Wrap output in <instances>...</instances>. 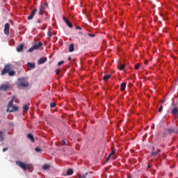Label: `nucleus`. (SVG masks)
Returning <instances> with one entry per match:
<instances>
[{
    "label": "nucleus",
    "mask_w": 178,
    "mask_h": 178,
    "mask_svg": "<svg viewBox=\"0 0 178 178\" xmlns=\"http://www.w3.org/2000/svg\"><path fill=\"white\" fill-rule=\"evenodd\" d=\"M8 74V76L12 77L16 74V72L12 70V66L10 64L6 65L1 72V76H5V74Z\"/></svg>",
    "instance_id": "obj_1"
},
{
    "label": "nucleus",
    "mask_w": 178,
    "mask_h": 178,
    "mask_svg": "<svg viewBox=\"0 0 178 178\" xmlns=\"http://www.w3.org/2000/svg\"><path fill=\"white\" fill-rule=\"evenodd\" d=\"M15 98H16V97L13 96L11 101L8 103L6 112L11 113V112H15V111H17V106L13 105V101H15Z\"/></svg>",
    "instance_id": "obj_2"
},
{
    "label": "nucleus",
    "mask_w": 178,
    "mask_h": 178,
    "mask_svg": "<svg viewBox=\"0 0 178 178\" xmlns=\"http://www.w3.org/2000/svg\"><path fill=\"white\" fill-rule=\"evenodd\" d=\"M16 165L21 168V169H23V170H30V169H31L30 165L24 163L20 161H16Z\"/></svg>",
    "instance_id": "obj_3"
},
{
    "label": "nucleus",
    "mask_w": 178,
    "mask_h": 178,
    "mask_svg": "<svg viewBox=\"0 0 178 178\" xmlns=\"http://www.w3.org/2000/svg\"><path fill=\"white\" fill-rule=\"evenodd\" d=\"M19 87H29V83L24 79V78L18 79Z\"/></svg>",
    "instance_id": "obj_4"
},
{
    "label": "nucleus",
    "mask_w": 178,
    "mask_h": 178,
    "mask_svg": "<svg viewBox=\"0 0 178 178\" xmlns=\"http://www.w3.org/2000/svg\"><path fill=\"white\" fill-rule=\"evenodd\" d=\"M10 88V84L7 83V84H3L0 86V91H8Z\"/></svg>",
    "instance_id": "obj_5"
},
{
    "label": "nucleus",
    "mask_w": 178,
    "mask_h": 178,
    "mask_svg": "<svg viewBox=\"0 0 178 178\" xmlns=\"http://www.w3.org/2000/svg\"><path fill=\"white\" fill-rule=\"evenodd\" d=\"M35 13H37V8H34L32 11L31 15L28 17V20H33L34 16H35Z\"/></svg>",
    "instance_id": "obj_6"
},
{
    "label": "nucleus",
    "mask_w": 178,
    "mask_h": 178,
    "mask_svg": "<svg viewBox=\"0 0 178 178\" xmlns=\"http://www.w3.org/2000/svg\"><path fill=\"white\" fill-rule=\"evenodd\" d=\"M9 29H10V26L9 25V23L5 24L4 34H6V35H9Z\"/></svg>",
    "instance_id": "obj_7"
},
{
    "label": "nucleus",
    "mask_w": 178,
    "mask_h": 178,
    "mask_svg": "<svg viewBox=\"0 0 178 178\" xmlns=\"http://www.w3.org/2000/svg\"><path fill=\"white\" fill-rule=\"evenodd\" d=\"M63 19L65 23L67 24V26H68V27H70V29L73 27V24H71L70 21H69L67 18H66L65 17H63Z\"/></svg>",
    "instance_id": "obj_8"
},
{
    "label": "nucleus",
    "mask_w": 178,
    "mask_h": 178,
    "mask_svg": "<svg viewBox=\"0 0 178 178\" xmlns=\"http://www.w3.org/2000/svg\"><path fill=\"white\" fill-rule=\"evenodd\" d=\"M24 48V43H21L19 47H17V52H22V51H23Z\"/></svg>",
    "instance_id": "obj_9"
},
{
    "label": "nucleus",
    "mask_w": 178,
    "mask_h": 178,
    "mask_svg": "<svg viewBox=\"0 0 178 178\" xmlns=\"http://www.w3.org/2000/svg\"><path fill=\"white\" fill-rule=\"evenodd\" d=\"M33 47L34 49H40L42 47V42H38V44H34Z\"/></svg>",
    "instance_id": "obj_10"
},
{
    "label": "nucleus",
    "mask_w": 178,
    "mask_h": 178,
    "mask_svg": "<svg viewBox=\"0 0 178 178\" xmlns=\"http://www.w3.org/2000/svg\"><path fill=\"white\" fill-rule=\"evenodd\" d=\"M45 62H47V58H40L38 60V65H42V63H45Z\"/></svg>",
    "instance_id": "obj_11"
},
{
    "label": "nucleus",
    "mask_w": 178,
    "mask_h": 178,
    "mask_svg": "<svg viewBox=\"0 0 178 178\" xmlns=\"http://www.w3.org/2000/svg\"><path fill=\"white\" fill-rule=\"evenodd\" d=\"M172 115H178V108L177 106H175L171 111Z\"/></svg>",
    "instance_id": "obj_12"
},
{
    "label": "nucleus",
    "mask_w": 178,
    "mask_h": 178,
    "mask_svg": "<svg viewBox=\"0 0 178 178\" xmlns=\"http://www.w3.org/2000/svg\"><path fill=\"white\" fill-rule=\"evenodd\" d=\"M47 7H48V3H45L41 5L40 6L39 9L43 10V12H44V10H45V9H47Z\"/></svg>",
    "instance_id": "obj_13"
},
{
    "label": "nucleus",
    "mask_w": 178,
    "mask_h": 178,
    "mask_svg": "<svg viewBox=\"0 0 178 178\" xmlns=\"http://www.w3.org/2000/svg\"><path fill=\"white\" fill-rule=\"evenodd\" d=\"M27 137H28V138H29V140H31V141L32 143H34V136H33L32 134H27Z\"/></svg>",
    "instance_id": "obj_14"
},
{
    "label": "nucleus",
    "mask_w": 178,
    "mask_h": 178,
    "mask_svg": "<svg viewBox=\"0 0 178 178\" xmlns=\"http://www.w3.org/2000/svg\"><path fill=\"white\" fill-rule=\"evenodd\" d=\"M69 51H70V52H73V51H74V44H70L69 45Z\"/></svg>",
    "instance_id": "obj_15"
},
{
    "label": "nucleus",
    "mask_w": 178,
    "mask_h": 178,
    "mask_svg": "<svg viewBox=\"0 0 178 178\" xmlns=\"http://www.w3.org/2000/svg\"><path fill=\"white\" fill-rule=\"evenodd\" d=\"M49 168H51V165H49V164H44L42 165L43 170H48Z\"/></svg>",
    "instance_id": "obj_16"
},
{
    "label": "nucleus",
    "mask_w": 178,
    "mask_h": 178,
    "mask_svg": "<svg viewBox=\"0 0 178 178\" xmlns=\"http://www.w3.org/2000/svg\"><path fill=\"white\" fill-rule=\"evenodd\" d=\"M166 131H168V134H173V133H176V131L172 129H167Z\"/></svg>",
    "instance_id": "obj_17"
},
{
    "label": "nucleus",
    "mask_w": 178,
    "mask_h": 178,
    "mask_svg": "<svg viewBox=\"0 0 178 178\" xmlns=\"http://www.w3.org/2000/svg\"><path fill=\"white\" fill-rule=\"evenodd\" d=\"M159 152H161L160 149H158L157 152H152V156H156V155H158V154H159Z\"/></svg>",
    "instance_id": "obj_18"
},
{
    "label": "nucleus",
    "mask_w": 178,
    "mask_h": 178,
    "mask_svg": "<svg viewBox=\"0 0 178 178\" xmlns=\"http://www.w3.org/2000/svg\"><path fill=\"white\" fill-rule=\"evenodd\" d=\"M111 76L109 74H106L104 75L103 79L104 80V81H108V80H109V79H111Z\"/></svg>",
    "instance_id": "obj_19"
},
{
    "label": "nucleus",
    "mask_w": 178,
    "mask_h": 178,
    "mask_svg": "<svg viewBox=\"0 0 178 178\" xmlns=\"http://www.w3.org/2000/svg\"><path fill=\"white\" fill-rule=\"evenodd\" d=\"M121 91H124V90H126V83H121Z\"/></svg>",
    "instance_id": "obj_20"
},
{
    "label": "nucleus",
    "mask_w": 178,
    "mask_h": 178,
    "mask_svg": "<svg viewBox=\"0 0 178 178\" xmlns=\"http://www.w3.org/2000/svg\"><path fill=\"white\" fill-rule=\"evenodd\" d=\"M73 173V169L72 168H69L67 170V176H71V175Z\"/></svg>",
    "instance_id": "obj_21"
},
{
    "label": "nucleus",
    "mask_w": 178,
    "mask_h": 178,
    "mask_svg": "<svg viewBox=\"0 0 178 178\" xmlns=\"http://www.w3.org/2000/svg\"><path fill=\"white\" fill-rule=\"evenodd\" d=\"M27 66L29 67H31L32 69H34V67H35V64L32 63H28Z\"/></svg>",
    "instance_id": "obj_22"
},
{
    "label": "nucleus",
    "mask_w": 178,
    "mask_h": 178,
    "mask_svg": "<svg viewBox=\"0 0 178 178\" xmlns=\"http://www.w3.org/2000/svg\"><path fill=\"white\" fill-rule=\"evenodd\" d=\"M22 108L24 112H27V111H29V106L26 104L24 105Z\"/></svg>",
    "instance_id": "obj_23"
},
{
    "label": "nucleus",
    "mask_w": 178,
    "mask_h": 178,
    "mask_svg": "<svg viewBox=\"0 0 178 178\" xmlns=\"http://www.w3.org/2000/svg\"><path fill=\"white\" fill-rule=\"evenodd\" d=\"M118 67L119 70H123V69H124V67H125V65H124V64H122L120 65H118Z\"/></svg>",
    "instance_id": "obj_24"
},
{
    "label": "nucleus",
    "mask_w": 178,
    "mask_h": 178,
    "mask_svg": "<svg viewBox=\"0 0 178 178\" xmlns=\"http://www.w3.org/2000/svg\"><path fill=\"white\" fill-rule=\"evenodd\" d=\"M3 134V133L0 131V142L3 141V140H4Z\"/></svg>",
    "instance_id": "obj_25"
},
{
    "label": "nucleus",
    "mask_w": 178,
    "mask_h": 178,
    "mask_svg": "<svg viewBox=\"0 0 178 178\" xmlns=\"http://www.w3.org/2000/svg\"><path fill=\"white\" fill-rule=\"evenodd\" d=\"M115 152H116V149L113 147L112 152L109 154V155L112 156V155H114V154H115Z\"/></svg>",
    "instance_id": "obj_26"
},
{
    "label": "nucleus",
    "mask_w": 178,
    "mask_h": 178,
    "mask_svg": "<svg viewBox=\"0 0 178 178\" xmlns=\"http://www.w3.org/2000/svg\"><path fill=\"white\" fill-rule=\"evenodd\" d=\"M34 47L32 46L29 49L27 50V52H33L34 51Z\"/></svg>",
    "instance_id": "obj_27"
},
{
    "label": "nucleus",
    "mask_w": 178,
    "mask_h": 178,
    "mask_svg": "<svg viewBox=\"0 0 178 178\" xmlns=\"http://www.w3.org/2000/svg\"><path fill=\"white\" fill-rule=\"evenodd\" d=\"M56 106V103H51L50 104V108H55Z\"/></svg>",
    "instance_id": "obj_28"
},
{
    "label": "nucleus",
    "mask_w": 178,
    "mask_h": 178,
    "mask_svg": "<svg viewBox=\"0 0 178 178\" xmlns=\"http://www.w3.org/2000/svg\"><path fill=\"white\" fill-rule=\"evenodd\" d=\"M135 69L136 70H138V69H140V64H136Z\"/></svg>",
    "instance_id": "obj_29"
},
{
    "label": "nucleus",
    "mask_w": 178,
    "mask_h": 178,
    "mask_svg": "<svg viewBox=\"0 0 178 178\" xmlns=\"http://www.w3.org/2000/svg\"><path fill=\"white\" fill-rule=\"evenodd\" d=\"M35 150L36 151V152H41V149L40 147H35Z\"/></svg>",
    "instance_id": "obj_30"
},
{
    "label": "nucleus",
    "mask_w": 178,
    "mask_h": 178,
    "mask_svg": "<svg viewBox=\"0 0 178 178\" xmlns=\"http://www.w3.org/2000/svg\"><path fill=\"white\" fill-rule=\"evenodd\" d=\"M63 63H65V61L62 60L58 63V66H61V65H63Z\"/></svg>",
    "instance_id": "obj_31"
},
{
    "label": "nucleus",
    "mask_w": 178,
    "mask_h": 178,
    "mask_svg": "<svg viewBox=\"0 0 178 178\" xmlns=\"http://www.w3.org/2000/svg\"><path fill=\"white\" fill-rule=\"evenodd\" d=\"M162 109H163V107L162 105L160 106L159 108V112L161 113L162 112Z\"/></svg>",
    "instance_id": "obj_32"
},
{
    "label": "nucleus",
    "mask_w": 178,
    "mask_h": 178,
    "mask_svg": "<svg viewBox=\"0 0 178 178\" xmlns=\"http://www.w3.org/2000/svg\"><path fill=\"white\" fill-rule=\"evenodd\" d=\"M42 13H44V11L40 9L38 12V15H42Z\"/></svg>",
    "instance_id": "obj_33"
},
{
    "label": "nucleus",
    "mask_w": 178,
    "mask_h": 178,
    "mask_svg": "<svg viewBox=\"0 0 178 178\" xmlns=\"http://www.w3.org/2000/svg\"><path fill=\"white\" fill-rule=\"evenodd\" d=\"M59 73H60V69L56 70V74H59Z\"/></svg>",
    "instance_id": "obj_34"
},
{
    "label": "nucleus",
    "mask_w": 178,
    "mask_h": 178,
    "mask_svg": "<svg viewBox=\"0 0 178 178\" xmlns=\"http://www.w3.org/2000/svg\"><path fill=\"white\" fill-rule=\"evenodd\" d=\"M112 156H111V154H109L108 155V156L106 158V162H108V161H109V159H111V157Z\"/></svg>",
    "instance_id": "obj_35"
},
{
    "label": "nucleus",
    "mask_w": 178,
    "mask_h": 178,
    "mask_svg": "<svg viewBox=\"0 0 178 178\" xmlns=\"http://www.w3.org/2000/svg\"><path fill=\"white\" fill-rule=\"evenodd\" d=\"M89 37H95V35L93 33H88Z\"/></svg>",
    "instance_id": "obj_36"
},
{
    "label": "nucleus",
    "mask_w": 178,
    "mask_h": 178,
    "mask_svg": "<svg viewBox=\"0 0 178 178\" xmlns=\"http://www.w3.org/2000/svg\"><path fill=\"white\" fill-rule=\"evenodd\" d=\"M62 144H63V145H66V141H65V140H63Z\"/></svg>",
    "instance_id": "obj_37"
},
{
    "label": "nucleus",
    "mask_w": 178,
    "mask_h": 178,
    "mask_svg": "<svg viewBox=\"0 0 178 178\" xmlns=\"http://www.w3.org/2000/svg\"><path fill=\"white\" fill-rule=\"evenodd\" d=\"M9 126H10V127H13L14 124L13 122H10Z\"/></svg>",
    "instance_id": "obj_38"
},
{
    "label": "nucleus",
    "mask_w": 178,
    "mask_h": 178,
    "mask_svg": "<svg viewBox=\"0 0 178 178\" xmlns=\"http://www.w3.org/2000/svg\"><path fill=\"white\" fill-rule=\"evenodd\" d=\"M79 178H86V175H80Z\"/></svg>",
    "instance_id": "obj_39"
},
{
    "label": "nucleus",
    "mask_w": 178,
    "mask_h": 178,
    "mask_svg": "<svg viewBox=\"0 0 178 178\" xmlns=\"http://www.w3.org/2000/svg\"><path fill=\"white\" fill-rule=\"evenodd\" d=\"M6 151H8V147H4V148L3 149V152H6Z\"/></svg>",
    "instance_id": "obj_40"
},
{
    "label": "nucleus",
    "mask_w": 178,
    "mask_h": 178,
    "mask_svg": "<svg viewBox=\"0 0 178 178\" xmlns=\"http://www.w3.org/2000/svg\"><path fill=\"white\" fill-rule=\"evenodd\" d=\"M48 34H49V37H52V33L51 32H49Z\"/></svg>",
    "instance_id": "obj_41"
},
{
    "label": "nucleus",
    "mask_w": 178,
    "mask_h": 178,
    "mask_svg": "<svg viewBox=\"0 0 178 178\" xmlns=\"http://www.w3.org/2000/svg\"><path fill=\"white\" fill-rule=\"evenodd\" d=\"M149 63V61L147 60H146L145 61V65H147Z\"/></svg>",
    "instance_id": "obj_42"
},
{
    "label": "nucleus",
    "mask_w": 178,
    "mask_h": 178,
    "mask_svg": "<svg viewBox=\"0 0 178 178\" xmlns=\"http://www.w3.org/2000/svg\"><path fill=\"white\" fill-rule=\"evenodd\" d=\"M47 29V26H44V27L41 28V30H45Z\"/></svg>",
    "instance_id": "obj_43"
},
{
    "label": "nucleus",
    "mask_w": 178,
    "mask_h": 178,
    "mask_svg": "<svg viewBox=\"0 0 178 178\" xmlns=\"http://www.w3.org/2000/svg\"><path fill=\"white\" fill-rule=\"evenodd\" d=\"M76 29H77V30H81V27H80V26H77Z\"/></svg>",
    "instance_id": "obj_44"
},
{
    "label": "nucleus",
    "mask_w": 178,
    "mask_h": 178,
    "mask_svg": "<svg viewBox=\"0 0 178 178\" xmlns=\"http://www.w3.org/2000/svg\"><path fill=\"white\" fill-rule=\"evenodd\" d=\"M47 29V26H44V27L41 28V30H45Z\"/></svg>",
    "instance_id": "obj_45"
},
{
    "label": "nucleus",
    "mask_w": 178,
    "mask_h": 178,
    "mask_svg": "<svg viewBox=\"0 0 178 178\" xmlns=\"http://www.w3.org/2000/svg\"><path fill=\"white\" fill-rule=\"evenodd\" d=\"M175 133L177 134L178 133V128L177 129H175Z\"/></svg>",
    "instance_id": "obj_46"
},
{
    "label": "nucleus",
    "mask_w": 178,
    "mask_h": 178,
    "mask_svg": "<svg viewBox=\"0 0 178 178\" xmlns=\"http://www.w3.org/2000/svg\"><path fill=\"white\" fill-rule=\"evenodd\" d=\"M37 22L40 24V23H41V20L38 19V20H37Z\"/></svg>",
    "instance_id": "obj_47"
},
{
    "label": "nucleus",
    "mask_w": 178,
    "mask_h": 178,
    "mask_svg": "<svg viewBox=\"0 0 178 178\" xmlns=\"http://www.w3.org/2000/svg\"><path fill=\"white\" fill-rule=\"evenodd\" d=\"M68 60H72V57H68Z\"/></svg>",
    "instance_id": "obj_48"
},
{
    "label": "nucleus",
    "mask_w": 178,
    "mask_h": 178,
    "mask_svg": "<svg viewBox=\"0 0 178 178\" xmlns=\"http://www.w3.org/2000/svg\"><path fill=\"white\" fill-rule=\"evenodd\" d=\"M163 102H165V99L161 101V103L163 104Z\"/></svg>",
    "instance_id": "obj_49"
},
{
    "label": "nucleus",
    "mask_w": 178,
    "mask_h": 178,
    "mask_svg": "<svg viewBox=\"0 0 178 178\" xmlns=\"http://www.w3.org/2000/svg\"><path fill=\"white\" fill-rule=\"evenodd\" d=\"M155 149V147H153V150Z\"/></svg>",
    "instance_id": "obj_50"
},
{
    "label": "nucleus",
    "mask_w": 178,
    "mask_h": 178,
    "mask_svg": "<svg viewBox=\"0 0 178 178\" xmlns=\"http://www.w3.org/2000/svg\"><path fill=\"white\" fill-rule=\"evenodd\" d=\"M148 168H151V166L148 165Z\"/></svg>",
    "instance_id": "obj_51"
}]
</instances>
